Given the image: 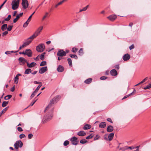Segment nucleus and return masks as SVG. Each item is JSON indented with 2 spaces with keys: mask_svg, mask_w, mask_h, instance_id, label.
I'll list each match as a JSON object with an SVG mask.
<instances>
[{
  "mask_svg": "<svg viewBox=\"0 0 151 151\" xmlns=\"http://www.w3.org/2000/svg\"><path fill=\"white\" fill-rule=\"evenodd\" d=\"M57 55H58L61 57L64 56L65 55L66 53L63 50H60L57 53Z\"/></svg>",
  "mask_w": 151,
  "mask_h": 151,
  "instance_id": "11",
  "label": "nucleus"
},
{
  "mask_svg": "<svg viewBox=\"0 0 151 151\" xmlns=\"http://www.w3.org/2000/svg\"><path fill=\"white\" fill-rule=\"evenodd\" d=\"M45 54V52L42 53L40 55V59L42 60H43L44 59V57Z\"/></svg>",
  "mask_w": 151,
  "mask_h": 151,
  "instance_id": "40",
  "label": "nucleus"
},
{
  "mask_svg": "<svg viewBox=\"0 0 151 151\" xmlns=\"http://www.w3.org/2000/svg\"><path fill=\"white\" fill-rule=\"evenodd\" d=\"M114 130V128L113 126L111 125L109 126L106 129L107 132H111L113 131Z\"/></svg>",
  "mask_w": 151,
  "mask_h": 151,
  "instance_id": "16",
  "label": "nucleus"
},
{
  "mask_svg": "<svg viewBox=\"0 0 151 151\" xmlns=\"http://www.w3.org/2000/svg\"><path fill=\"white\" fill-rule=\"evenodd\" d=\"M19 77L18 75H16L14 78V81L16 83H17L18 81Z\"/></svg>",
  "mask_w": 151,
  "mask_h": 151,
  "instance_id": "27",
  "label": "nucleus"
},
{
  "mask_svg": "<svg viewBox=\"0 0 151 151\" xmlns=\"http://www.w3.org/2000/svg\"><path fill=\"white\" fill-rule=\"evenodd\" d=\"M114 134L113 133H111L108 136V138L109 141H111L112 140L114 136Z\"/></svg>",
  "mask_w": 151,
  "mask_h": 151,
  "instance_id": "19",
  "label": "nucleus"
},
{
  "mask_svg": "<svg viewBox=\"0 0 151 151\" xmlns=\"http://www.w3.org/2000/svg\"><path fill=\"white\" fill-rule=\"evenodd\" d=\"M20 18L19 16H18L17 15L16 16V17L15 19H14L13 20V22L14 23H15L17 22L18 19Z\"/></svg>",
  "mask_w": 151,
  "mask_h": 151,
  "instance_id": "32",
  "label": "nucleus"
},
{
  "mask_svg": "<svg viewBox=\"0 0 151 151\" xmlns=\"http://www.w3.org/2000/svg\"><path fill=\"white\" fill-rule=\"evenodd\" d=\"M78 49L77 48H73L72 51L73 52H76L78 50Z\"/></svg>",
  "mask_w": 151,
  "mask_h": 151,
  "instance_id": "47",
  "label": "nucleus"
},
{
  "mask_svg": "<svg viewBox=\"0 0 151 151\" xmlns=\"http://www.w3.org/2000/svg\"><path fill=\"white\" fill-rule=\"evenodd\" d=\"M64 70V68L63 66L59 65L57 68V70L58 72H62Z\"/></svg>",
  "mask_w": 151,
  "mask_h": 151,
  "instance_id": "18",
  "label": "nucleus"
},
{
  "mask_svg": "<svg viewBox=\"0 0 151 151\" xmlns=\"http://www.w3.org/2000/svg\"><path fill=\"white\" fill-rule=\"evenodd\" d=\"M130 58V55L128 54H125L123 57V59L124 61H127L129 60Z\"/></svg>",
  "mask_w": 151,
  "mask_h": 151,
  "instance_id": "13",
  "label": "nucleus"
},
{
  "mask_svg": "<svg viewBox=\"0 0 151 151\" xmlns=\"http://www.w3.org/2000/svg\"><path fill=\"white\" fill-rule=\"evenodd\" d=\"M7 25L6 24H5L2 25L1 27V30L3 31L7 29Z\"/></svg>",
  "mask_w": 151,
  "mask_h": 151,
  "instance_id": "22",
  "label": "nucleus"
},
{
  "mask_svg": "<svg viewBox=\"0 0 151 151\" xmlns=\"http://www.w3.org/2000/svg\"><path fill=\"white\" fill-rule=\"evenodd\" d=\"M8 104V101H4L2 103V106L3 107H5Z\"/></svg>",
  "mask_w": 151,
  "mask_h": 151,
  "instance_id": "28",
  "label": "nucleus"
},
{
  "mask_svg": "<svg viewBox=\"0 0 151 151\" xmlns=\"http://www.w3.org/2000/svg\"><path fill=\"white\" fill-rule=\"evenodd\" d=\"M27 65L29 68H32L35 66L36 64L34 62H32L31 63L29 64L28 62H27Z\"/></svg>",
  "mask_w": 151,
  "mask_h": 151,
  "instance_id": "15",
  "label": "nucleus"
},
{
  "mask_svg": "<svg viewBox=\"0 0 151 151\" xmlns=\"http://www.w3.org/2000/svg\"><path fill=\"white\" fill-rule=\"evenodd\" d=\"M79 55H82L83 54V49L81 48L78 51Z\"/></svg>",
  "mask_w": 151,
  "mask_h": 151,
  "instance_id": "29",
  "label": "nucleus"
},
{
  "mask_svg": "<svg viewBox=\"0 0 151 151\" xmlns=\"http://www.w3.org/2000/svg\"><path fill=\"white\" fill-rule=\"evenodd\" d=\"M69 144V142L68 140L65 141L63 143V145L65 146H66L67 145Z\"/></svg>",
  "mask_w": 151,
  "mask_h": 151,
  "instance_id": "44",
  "label": "nucleus"
},
{
  "mask_svg": "<svg viewBox=\"0 0 151 151\" xmlns=\"http://www.w3.org/2000/svg\"><path fill=\"white\" fill-rule=\"evenodd\" d=\"M33 136V135L32 134H29L28 135V138L29 139H31Z\"/></svg>",
  "mask_w": 151,
  "mask_h": 151,
  "instance_id": "53",
  "label": "nucleus"
},
{
  "mask_svg": "<svg viewBox=\"0 0 151 151\" xmlns=\"http://www.w3.org/2000/svg\"><path fill=\"white\" fill-rule=\"evenodd\" d=\"M13 26L12 25H9L8 26V27L7 28V29L8 31H10L12 29Z\"/></svg>",
  "mask_w": 151,
  "mask_h": 151,
  "instance_id": "37",
  "label": "nucleus"
},
{
  "mask_svg": "<svg viewBox=\"0 0 151 151\" xmlns=\"http://www.w3.org/2000/svg\"><path fill=\"white\" fill-rule=\"evenodd\" d=\"M107 78V77L105 76H102L100 77V79L101 80H104L106 79Z\"/></svg>",
  "mask_w": 151,
  "mask_h": 151,
  "instance_id": "54",
  "label": "nucleus"
},
{
  "mask_svg": "<svg viewBox=\"0 0 151 151\" xmlns=\"http://www.w3.org/2000/svg\"><path fill=\"white\" fill-rule=\"evenodd\" d=\"M37 99H34V100L33 101L31 102V103L29 105V106H32L36 102V101H37Z\"/></svg>",
  "mask_w": 151,
  "mask_h": 151,
  "instance_id": "45",
  "label": "nucleus"
},
{
  "mask_svg": "<svg viewBox=\"0 0 151 151\" xmlns=\"http://www.w3.org/2000/svg\"><path fill=\"white\" fill-rule=\"evenodd\" d=\"M7 0H5V1H4V2L0 6V10L1 8L2 7V6L4 5V4L6 3V2L7 1Z\"/></svg>",
  "mask_w": 151,
  "mask_h": 151,
  "instance_id": "56",
  "label": "nucleus"
},
{
  "mask_svg": "<svg viewBox=\"0 0 151 151\" xmlns=\"http://www.w3.org/2000/svg\"><path fill=\"white\" fill-rule=\"evenodd\" d=\"M132 93H130V94H129V95H127V96H124L123 98L122 99V100H123L124 99H125L126 98H127V97H129V96H130L131 95H132Z\"/></svg>",
  "mask_w": 151,
  "mask_h": 151,
  "instance_id": "52",
  "label": "nucleus"
},
{
  "mask_svg": "<svg viewBox=\"0 0 151 151\" xmlns=\"http://www.w3.org/2000/svg\"><path fill=\"white\" fill-rule=\"evenodd\" d=\"M12 97V96L11 95H8L4 97V99L7 100L10 99Z\"/></svg>",
  "mask_w": 151,
  "mask_h": 151,
  "instance_id": "30",
  "label": "nucleus"
},
{
  "mask_svg": "<svg viewBox=\"0 0 151 151\" xmlns=\"http://www.w3.org/2000/svg\"><path fill=\"white\" fill-rule=\"evenodd\" d=\"M47 70V67L45 66L42 67L39 70V73L40 74H42L46 71Z\"/></svg>",
  "mask_w": 151,
  "mask_h": 151,
  "instance_id": "9",
  "label": "nucleus"
},
{
  "mask_svg": "<svg viewBox=\"0 0 151 151\" xmlns=\"http://www.w3.org/2000/svg\"><path fill=\"white\" fill-rule=\"evenodd\" d=\"M14 89H15V87H14V86L13 87H12V88H11V91L12 92H13L14 91Z\"/></svg>",
  "mask_w": 151,
  "mask_h": 151,
  "instance_id": "64",
  "label": "nucleus"
},
{
  "mask_svg": "<svg viewBox=\"0 0 151 151\" xmlns=\"http://www.w3.org/2000/svg\"><path fill=\"white\" fill-rule=\"evenodd\" d=\"M107 120L109 122H110L111 123H112V121L111 119L110 118H108L107 119Z\"/></svg>",
  "mask_w": 151,
  "mask_h": 151,
  "instance_id": "62",
  "label": "nucleus"
},
{
  "mask_svg": "<svg viewBox=\"0 0 151 151\" xmlns=\"http://www.w3.org/2000/svg\"><path fill=\"white\" fill-rule=\"evenodd\" d=\"M25 137V134H21L19 135V138L20 139L23 138Z\"/></svg>",
  "mask_w": 151,
  "mask_h": 151,
  "instance_id": "49",
  "label": "nucleus"
},
{
  "mask_svg": "<svg viewBox=\"0 0 151 151\" xmlns=\"http://www.w3.org/2000/svg\"><path fill=\"white\" fill-rule=\"evenodd\" d=\"M32 17V16H30L28 19L27 20V21L28 22H29L31 20V18Z\"/></svg>",
  "mask_w": 151,
  "mask_h": 151,
  "instance_id": "63",
  "label": "nucleus"
},
{
  "mask_svg": "<svg viewBox=\"0 0 151 151\" xmlns=\"http://www.w3.org/2000/svg\"><path fill=\"white\" fill-rule=\"evenodd\" d=\"M34 83H35V84H40V85L42 84L41 82H37V81H34Z\"/></svg>",
  "mask_w": 151,
  "mask_h": 151,
  "instance_id": "61",
  "label": "nucleus"
},
{
  "mask_svg": "<svg viewBox=\"0 0 151 151\" xmlns=\"http://www.w3.org/2000/svg\"><path fill=\"white\" fill-rule=\"evenodd\" d=\"M134 148V147H127L125 148V149L127 150L128 149H129L131 150H132Z\"/></svg>",
  "mask_w": 151,
  "mask_h": 151,
  "instance_id": "58",
  "label": "nucleus"
},
{
  "mask_svg": "<svg viewBox=\"0 0 151 151\" xmlns=\"http://www.w3.org/2000/svg\"><path fill=\"white\" fill-rule=\"evenodd\" d=\"M87 142V141L85 139H83L80 140V142L82 144H84Z\"/></svg>",
  "mask_w": 151,
  "mask_h": 151,
  "instance_id": "34",
  "label": "nucleus"
},
{
  "mask_svg": "<svg viewBox=\"0 0 151 151\" xmlns=\"http://www.w3.org/2000/svg\"><path fill=\"white\" fill-rule=\"evenodd\" d=\"M25 55H27L29 57H30L32 56V52L31 50L29 49H27L25 51Z\"/></svg>",
  "mask_w": 151,
  "mask_h": 151,
  "instance_id": "12",
  "label": "nucleus"
},
{
  "mask_svg": "<svg viewBox=\"0 0 151 151\" xmlns=\"http://www.w3.org/2000/svg\"><path fill=\"white\" fill-rule=\"evenodd\" d=\"M43 28V26L40 27L34 34L29 38L22 45L20 46V47H24L27 46L29 45V44L31 42L32 40L39 35L40 32L42 30Z\"/></svg>",
  "mask_w": 151,
  "mask_h": 151,
  "instance_id": "1",
  "label": "nucleus"
},
{
  "mask_svg": "<svg viewBox=\"0 0 151 151\" xmlns=\"http://www.w3.org/2000/svg\"><path fill=\"white\" fill-rule=\"evenodd\" d=\"M18 60L20 64L21 65H24L27 62L24 58L22 57L19 58Z\"/></svg>",
  "mask_w": 151,
  "mask_h": 151,
  "instance_id": "8",
  "label": "nucleus"
},
{
  "mask_svg": "<svg viewBox=\"0 0 151 151\" xmlns=\"http://www.w3.org/2000/svg\"><path fill=\"white\" fill-rule=\"evenodd\" d=\"M106 123L105 122H101L99 125V127L101 128H103L106 127Z\"/></svg>",
  "mask_w": 151,
  "mask_h": 151,
  "instance_id": "20",
  "label": "nucleus"
},
{
  "mask_svg": "<svg viewBox=\"0 0 151 151\" xmlns=\"http://www.w3.org/2000/svg\"><path fill=\"white\" fill-rule=\"evenodd\" d=\"M8 34V32L7 31H5L2 34V36L4 37L6 35H7Z\"/></svg>",
  "mask_w": 151,
  "mask_h": 151,
  "instance_id": "51",
  "label": "nucleus"
},
{
  "mask_svg": "<svg viewBox=\"0 0 151 151\" xmlns=\"http://www.w3.org/2000/svg\"><path fill=\"white\" fill-rule=\"evenodd\" d=\"M11 18V15H8V17L7 18L5 19V20L6 21H8Z\"/></svg>",
  "mask_w": 151,
  "mask_h": 151,
  "instance_id": "46",
  "label": "nucleus"
},
{
  "mask_svg": "<svg viewBox=\"0 0 151 151\" xmlns=\"http://www.w3.org/2000/svg\"><path fill=\"white\" fill-rule=\"evenodd\" d=\"M70 56L72 58H74L76 59L78 58L77 56L75 55H73L72 54H70Z\"/></svg>",
  "mask_w": 151,
  "mask_h": 151,
  "instance_id": "35",
  "label": "nucleus"
},
{
  "mask_svg": "<svg viewBox=\"0 0 151 151\" xmlns=\"http://www.w3.org/2000/svg\"><path fill=\"white\" fill-rule=\"evenodd\" d=\"M36 47H45V46L44 44L40 43Z\"/></svg>",
  "mask_w": 151,
  "mask_h": 151,
  "instance_id": "39",
  "label": "nucleus"
},
{
  "mask_svg": "<svg viewBox=\"0 0 151 151\" xmlns=\"http://www.w3.org/2000/svg\"><path fill=\"white\" fill-rule=\"evenodd\" d=\"M91 125L88 124H86L84 126L83 129L84 130H86L91 128Z\"/></svg>",
  "mask_w": 151,
  "mask_h": 151,
  "instance_id": "21",
  "label": "nucleus"
},
{
  "mask_svg": "<svg viewBox=\"0 0 151 151\" xmlns=\"http://www.w3.org/2000/svg\"><path fill=\"white\" fill-rule=\"evenodd\" d=\"M100 137V136L99 135L97 134L96 135V136L94 138V140L98 139Z\"/></svg>",
  "mask_w": 151,
  "mask_h": 151,
  "instance_id": "55",
  "label": "nucleus"
},
{
  "mask_svg": "<svg viewBox=\"0 0 151 151\" xmlns=\"http://www.w3.org/2000/svg\"><path fill=\"white\" fill-rule=\"evenodd\" d=\"M93 136L91 134H90L89 136L87 137H86V139H91L92 138Z\"/></svg>",
  "mask_w": 151,
  "mask_h": 151,
  "instance_id": "50",
  "label": "nucleus"
},
{
  "mask_svg": "<svg viewBox=\"0 0 151 151\" xmlns=\"http://www.w3.org/2000/svg\"><path fill=\"white\" fill-rule=\"evenodd\" d=\"M42 86V84H40L39 85L37 88L34 91L35 92L37 93L39 90V89Z\"/></svg>",
  "mask_w": 151,
  "mask_h": 151,
  "instance_id": "33",
  "label": "nucleus"
},
{
  "mask_svg": "<svg viewBox=\"0 0 151 151\" xmlns=\"http://www.w3.org/2000/svg\"><path fill=\"white\" fill-rule=\"evenodd\" d=\"M89 5H87L85 7H84L83 9L80 10L79 12H81L82 11H86L89 7Z\"/></svg>",
  "mask_w": 151,
  "mask_h": 151,
  "instance_id": "25",
  "label": "nucleus"
},
{
  "mask_svg": "<svg viewBox=\"0 0 151 151\" xmlns=\"http://www.w3.org/2000/svg\"><path fill=\"white\" fill-rule=\"evenodd\" d=\"M53 108H49L47 110H45V112L46 111L50 110V112L49 114H46L44 116V119L42 120V122L43 123H46L47 121L51 120L52 117V112L53 111Z\"/></svg>",
  "mask_w": 151,
  "mask_h": 151,
  "instance_id": "2",
  "label": "nucleus"
},
{
  "mask_svg": "<svg viewBox=\"0 0 151 151\" xmlns=\"http://www.w3.org/2000/svg\"><path fill=\"white\" fill-rule=\"evenodd\" d=\"M46 65V61H42L41 62L40 64V66H43L44 65Z\"/></svg>",
  "mask_w": 151,
  "mask_h": 151,
  "instance_id": "41",
  "label": "nucleus"
},
{
  "mask_svg": "<svg viewBox=\"0 0 151 151\" xmlns=\"http://www.w3.org/2000/svg\"><path fill=\"white\" fill-rule=\"evenodd\" d=\"M29 22H28V21H26V22H25V23L24 24H23V27H26L27 26V25H28V24H29Z\"/></svg>",
  "mask_w": 151,
  "mask_h": 151,
  "instance_id": "48",
  "label": "nucleus"
},
{
  "mask_svg": "<svg viewBox=\"0 0 151 151\" xmlns=\"http://www.w3.org/2000/svg\"><path fill=\"white\" fill-rule=\"evenodd\" d=\"M32 70L30 68L27 69L24 72V74H29L31 72Z\"/></svg>",
  "mask_w": 151,
  "mask_h": 151,
  "instance_id": "26",
  "label": "nucleus"
},
{
  "mask_svg": "<svg viewBox=\"0 0 151 151\" xmlns=\"http://www.w3.org/2000/svg\"><path fill=\"white\" fill-rule=\"evenodd\" d=\"M150 88H151V83L150 84L147 85L146 87L144 88V89H146Z\"/></svg>",
  "mask_w": 151,
  "mask_h": 151,
  "instance_id": "42",
  "label": "nucleus"
},
{
  "mask_svg": "<svg viewBox=\"0 0 151 151\" xmlns=\"http://www.w3.org/2000/svg\"><path fill=\"white\" fill-rule=\"evenodd\" d=\"M68 63L70 66H72V60L70 58H68L67 59Z\"/></svg>",
  "mask_w": 151,
  "mask_h": 151,
  "instance_id": "36",
  "label": "nucleus"
},
{
  "mask_svg": "<svg viewBox=\"0 0 151 151\" xmlns=\"http://www.w3.org/2000/svg\"><path fill=\"white\" fill-rule=\"evenodd\" d=\"M22 4L23 7L24 9H27L29 6V3L27 0H22Z\"/></svg>",
  "mask_w": 151,
  "mask_h": 151,
  "instance_id": "7",
  "label": "nucleus"
},
{
  "mask_svg": "<svg viewBox=\"0 0 151 151\" xmlns=\"http://www.w3.org/2000/svg\"><path fill=\"white\" fill-rule=\"evenodd\" d=\"M60 98V96H57L55 97H54L50 101V103L47 106L46 108V110L49 109V108H53L52 107V105L58 101Z\"/></svg>",
  "mask_w": 151,
  "mask_h": 151,
  "instance_id": "3",
  "label": "nucleus"
},
{
  "mask_svg": "<svg viewBox=\"0 0 151 151\" xmlns=\"http://www.w3.org/2000/svg\"><path fill=\"white\" fill-rule=\"evenodd\" d=\"M17 130L19 132H22L23 131V129L20 127H17Z\"/></svg>",
  "mask_w": 151,
  "mask_h": 151,
  "instance_id": "59",
  "label": "nucleus"
},
{
  "mask_svg": "<svg viewBox=\"0 0 151 151\" xmlns=\"http://www.w3.org/2000/svg\"><path fill=\"white\" fill-rule=\"evenodd\" d=\"M107 18L111 21H113L116 18V16L115 15L112 14L107 17Z\"/></svg>",
  "mask_w": 151,
  "mask_h": 151,
  "instance_id": "10",
  "label": "nucleus"
},
{
  "mask_svg": "<svg viewBox=\"0 0 151 151\" xmlns=\"http://www.w3.org/2000/svg\"><path fill=\"white\" fill-rule=\"evenodd\" d=\"M67 0H63L62 1H60L58 3V5H60L61 4L64 2H65V1H66Z\"/></svg>",
  "mask_w": 151,
  "mask_h": 151,
  "instance_id": "57",
  "label": "nucleus"
},
{
  "mask_svg": "<svg viewBox=\"0 0 151 151\" xmlns=\"http://www.w3.org/2000/svg\"><path fill=\"white\" fill-rule=\"evenodd\" d=\"M45 48H36V50L38 52H41L43 51Z\"/></svg>",
  "mask_w": 151,
  "mask_h": 151,
  "instance_id": "24",
  "label": "nucleus"
},
{
  "mask_svg": "<svg viewBox=\"0 0 151 151\" xmlns=\"http://www.w3.org/2000/svg\"><path fill=\"white\" fill-rule=\"evenodd\" d=\"M17 52V51H15V52H14L13 51H6L5 52V53L7 55V54H10V53H12V52Z\"/></svg>",
  "mask_w": 151,
  "mask_h": 151,
  "instance_id": "43",
  "label": "nucleus"
},
{
  "mask_svg": "<svg viewBox=\"0 0 151 151\" xmlns=\"http://www.w3.org/2000/svg\"><path fill=\"white\" fill-rule=\"evenodd\" d=\"M70 140L72 144L74 145H78L79 141L78 140V138L75 137H73L71 138Z\"/></svg>",
  "mask_w": 151,
  "mask_h": 151,
  "instance_id": "6",
  "label": "nucleus"
},
{
  "mask_svg": "<svg viewBox=\"0 0 151 151\" xmlns=\"http://www.w3.org/2000/svg\"><path fill=\"white\" fill-rule=\"evenodd\" d=\"M12 9L15 10L18 8L19 4L17 3V0H13L12 3Z\"/></svg>",
  "mask_w": 151,
  "mask_h": 151,
  "instance_id": "4",
  "label": "nucleus"
},
{
  "mask_svg": "<svg viewBox=\"0 0 151 151\" xmlns=\"http://www.w3.org/2000/svg\"><path fill=\"white\" fill-rule=\"evenodd\" d=\"M48 14L49 13L48 12H47L45 13V15L43 16L42 18V20H44L46 17H48Z\"/></svg>",
  "mask_w": 151,
  "mask_h": 151,
  "instance_id": "38",
  "label": "nucleus"
},
{
  "mask_svg": "<svg viewBox=\"0 0 151 151\" xmlns=\"http://www.w3.org/2000/svg\"><path fill=\"white\" fill-rule=\"evenodd\" d=\"M111 75L113 76H115L117 75V71L115 69H112L110 71Z\"/></svg>",
  "mask_w": 151,
  "mask_h": 151,
  "instance_id": "14",
  "label": "nucleus"
},
{
  "mask_svg": "<svg viewBox=\"0 0 151 151\" xmlns=\"http://www.w3.org/2000/svg\"><path fill=\"white\" fill-rule=\"evenodd\" d=\"M86 132L83 131H80L77 134L80 136H83L86 135Z\"/></svg>",
  "mask_w": 151,
  "mask_h": 151,
  "instance_id": "17",
  "label": "nucleus"
},
{
  "mask_svg": "<svg viewBox=\"0 0 151 151\" xmlns=\"http://www.w3.org/2000/svg\"><path fill=\"white\" fill-rule=\"evenodd\" d=\"M8 107H7L5 108L0 113V114L1 115L2 114L4 113L8 109Z\"/></svg>",
  "mask_w": 151,
  "mask_h": 151,
  "instance_id": "31",
  "label": "nucleus"
},
{
  "mask_svg": "<svg viewBox=\"0 0 151 151\" xmlns=\"http://www.w3.org/2000/svg\"><path fill=\"white\" fill-rule=\"evenodd\" d=\"M23 144L22 142L20 140L17 141L14 144V146L15 149H18L19 147H22L23 146Z\"/></svg>",
  "mask_w": 151,
  "mask_h": 151,
  "instance_id": "5",
  "label": "nucleus"
},
{
  "mask_svg": "<svg viewBox=\"0 0 151 151\" xmlns=\"http://www.w3.org/2000/svg\"><path fill=\"white\" fill-rule=\"evenodd\" d=\"M92 81V79L91 78H88L84 81L85 83L86 84H89Z\"/></svg>",
  "mask_w": 151,
  "mask_h": 151,
  "instance_id": "23",
  "label": "nucleus"
},
{
  "mask_svg": "<svg viewBox=\"0 0 151 151\" xmlns=\"http://www.w3.org/2000/svg\"><path fill=\"white\" fill-rule=\"evenodd\" d=\"M36 93V92H35L34 91L32 93L30 96L31 98H33L34 96L35 95V93Z\"/></svg>",
  "mask_w": 151,
  "mask_h": 151,
  "instance_id": "60",
  "label": "nucleus"
}]
</instances>
